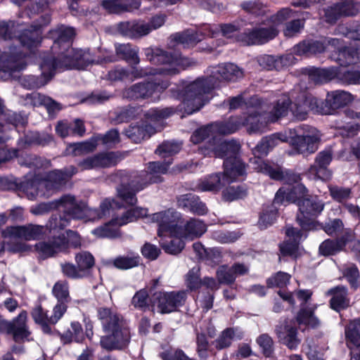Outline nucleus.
Instances as JSON below:
<instances>
[{"label":"nucleus","instance_id":"obj_31","mask_svg":"<svg viewBox=\"0 0 360 360\" xmlns=\"http://www.w3.org/2000/svg\"><path fill=\"white\" fill-rule=\"evenodd\" d=\"M352 240L351 230H346L342 236L336 239H326L319 248L320 255L323 256L334 255L342 251L346 245Z\"/></svg>","mask_w":360,"mask_h":360},{"label":"nucleus","instance_id":"obj_59","mask_svg":"<svg viewBox=\"0 0 360 360\" xmlns=\"http://www.w3.org/2000/svg\"><path fill=\"white\" fill-rule=\"evenodd\" d=\"M328 190L331 198L340 203L347 204L346 202L352 198V190L349 188L330 185Z\"/></svg>","mask_w":360,"mask_h":360},{"label":"nucleus","instance_id":"obj_5","mask_svg":"<svg viewBox=\"0 0 360 360\" xmlns=\"http://www.w3.org/2000/svg\"><path fill=\"white\" fill-rule=\"evenodd\" d=\"M257 103L259 106L252 108V111L255 116L256 124L250 128V131H259L262 133L266 125L269 122H275L281 117L288 115L290 108L291 99L287 95L281 96L274 104L269 112L263 110V108L260 105V101L257 98H251L250 103Z\"/></svg>","mask_w":360,"mask_h":360},{"label":"nucleus","instance_id":"obj_1","mask_svg":"<svg viewBox=\"0 0 360 360\" xmlns=\"http://www.w3.org/2000/svg\"><path fill=\"white\" fill-rule=\"evenodd\" d=\"M243 75V70L233 63L212 67L209 76L199 77L184 88L181 98L185 112L191 115L202 108L207 102L206 94L218 87L221 82H236Z\"/></svg>","mask_w":360,"mask_h":360},{"label":"nucleus","instance_id":"obj_56","mask_svg":"<svg viewBox=\"0 0 360 360\" xmlns=\"http://www.w3.org/2000/svg\"><path fill=\"white\" fill-rule=\"evenodd\" d=\"M174 112V108L172 107L151 108L147 110L144 115L148 121L151 122H158L168 118L172 115Z\"/></svg>","mask_w":360,"mask_h":360},{"label":"nucleus","instance_id":"obj_53","mask_svg":"<svg viewBox=\"0 0 360 360\" xmlns=\"http://www.w3.org/2000/svg\"><path fill=\"white\" fill-rule=\"evenodd\" d=\"M53 141L51 135L45 132L29 131L24 137V142L27 146L38 145L45 146Z\"/></svg>","mask_w":360,"mask_h":360},{"label":"nucleus","instance_id":"obj_30","mask_svg":"<svg viewBox=\"0 0 360 360\" xmlns=\"http://www.w3.org/2000/svg\"><path fill=\"white\" fill-rule=\"evenodd\" d=\"M275 333L278 341L291 350L296 349L300 344L297 328L290 326L287 321L276 326Z\"/></svg>","mask_w":360,"mask_h":360},{"label":"nucleus","instance_id":"obj_18","mask_svg":"<svg viewBox=\"0 0 360 360\" xmlns=\"http://www.w3.org/2000/svg\"><path fill=\"white\" fill-rule=\"evenodd\" d=\"M26 321L27 312L25 311H22L11 321L0 316V333L13 335L15 342L22 340L30 335Z\"/></svg>","mask_w":360,"mask_h":360},{"label":"nucleus","instance_id":"obj_28","mask_svg":"<svg viewBox=\"0 0 360 360\" xmlns=\"http://www.w3.org/2000/svg\"><path fill=\"white\" fill-rule=\"evenodd\" d=\"M77 172V169L74 167H71V172L67 169L53 170L48 173L46 179H42V186H44L49 196L52 192L60 188L65 184L66 181L74 174Z\"/></svg>","mask_w":360,"mask_h":360},{"label":"nucleus","instance_id":"obj_58","mask_svg":"<svg viewBox=\"0 0 360 360\" xmlns=\"http://www.w3.org/2000/svg\"><path fill=\"white\" fill-rule=\"evenodd\" d=\"M247 195L248 189L243 185L229 186L222 192L223 199L229 202L244 198Z\"/></svg>","mask_w":360,"mask_h":360},{"label":"nucleus","instance_id":"obj_27","mask_svg":"<svg viewBox=\"0 0 360 360\" xmlns=\"http://www.w3.org/2000/svg\"><path fill=\"white\" fill-rule=\"evenodd\" d=\"M16 188L22 192L29 200H35L37 196H47L46 191L43 189L42 179L39 175L26 176L25 179L16 184Z\"/></svg>","mask_w":360,"mask_h":360},{"label":"nucleus","instance_id":"obj_37","mask_svg":"<svg viewBox=\"0 0 360 360\" xmlns=\"http://www.w3.org/2000/svg\"><path fill=\"white\" fill-rule=\"evenodd\" d=\"M45 226L32 224L25 226H11L9 229V233L12 236L27 240L39 239L45 234Z\"/></svg>","mask_w":360,"mask_h":360},{"label":"nucleus","instance_id":"obj_17","mask_svg":"<svg viewBox=\"0 0 360 360\" xmlns=\"http://www.w3.org/2000/svg\"><path fill=\"white\" fill-rule=\"evenodd\" d=\"M65 313L63 304H56L53 309V314L49 316L41 306L34 307L31 315L36 323L40 325L42 331L49 335H53V332L51 325H55Z\"/></svg>","mask_w":360,"mask_h":360},{"label":"nucleus","instance_id":"obj_57","mask_svg":"<svg viewBox=\"0 0 360 360\" xmlns=\"http://www.w3.org/2000/svg\"><path fill=\"white\" fill-rule=\"evenodd\" d=\"M147 209L143 207H135L127 210L121 217L115 218L117 224L120 226L136 220L139 217L147 215Z\"/></svg>","mask_w":360,"mask_h":360},{"label":"nucleus","instance_id":"obj_62","mask_svg":"<svg viewBox=\"0 0 360 360\" xmlns=\"http://www.w3.org/2000/svg\"><path fill=\"white\" fill-rule=\"evenodd\" d=\"M18 163L29 168L39 169L42 167L46 160L34 154H25L18 158Z\"/></svg>","mask_w":360,"mask_h":360},{"label":"nucleus","instance_id":"obj_13","mask_svg":"<svg viewBox=\"0 0 360 360\" xmlns=\"http://www.w3.org/2000/svg\"><path fill=\"white\" fill-rule=\"evenodd\" d=\"M256 117L252 109L249 110L245 116L231 117L227 120L212 123L215 136L217 134L227 135L238 131L241 127H246L249 134H259V131H250V128L256 124Z\"/></svg>","mask_w":360,"mask_h":360},{"label":"nucleus","instance_id":"obj_61","mask_svg":"<svg viewBox=\"0 0 360 360\" xmlns=\"http://www.w3.org/2000/svg\"><path fill=\"white\" fill-rule=\"evenodd\" d=\"M262 354L266 357H271L274 352V342L272 338L267 333L259 335L256 340Z\"/></svg>","mask_w":360,"mask_h":360},{"label":"nucleus","instance_id":"obj_55","mask_svg":"<svg viewBox=\"0 0 360 360\" xmlns=\"http://www.w3.org/2000/svg\"><path fill=\"white\" fill-rule=\"evenodd\" d=\"M114 207L120 208V205L115 200L106 198L101 203L99 210L90 208V210H93V212H91V217L89 219H84L90 221L95 219L96 217L101 218L107 214H109L110 210ZM88 208L89 209V207Z\"/></svg>","mask_w":360,"mask_h":360},{"label":"nucleus","instance_id":"obj_3","mask_svg":"<svg viewBox=\"0 0 360 360\" xmlns=\"http://www.w3.org/2000/svg\"><path fill=\"white\" fill-rule=\"evenodd\" d=\"M97 313L103 330L106 333L101 338V346L108 351L125 348L130 342L131 335L122 316L108 307L98 308Z\"/></svg>","mask_w":360,"mask_h":360},{"label":"nucleus","instance_id":"obj_23","mask_svg":"<svg viewBox=\"0 0 360 360\" xmlns=\"http://www.w3.org/2000/svg\"><path fill=\"white\" fill-rule=\"evenodd\" d=\"M118 157L114 152H104L89 156L77 163L82 170L110 167L117 165Z\"/></svg>","mask_w":360,"mask_h":360},{"label":"nucleus","instance_id":"obj_2","mask_svg":"<svg viewBox=\"0 0 360 360\" xmlns=\"http://www.w3.org/2000/svg\"><path fill=\"white\" fill-rule=\"evenodd\" d=\"M172 159L168 161L151 162L148 164V172L141 171L131 175L125 172H120L115 174L114 180H120L117 187V197L128 205H134L137 202L136 194L148 185L161 182V174L167 173Z\"/></svg>","mask_w":360,"mask_h":360},{"label":"nucleus","instance_id":"obj_34","mask_svg":"<svg viewBox=\"0 0 360 360\" xmlns=\"http://www.w3.org/2000/svg\"><path fill=\"white\" fill-rule=\"evenodd\" d=\"M78 201L81 202L84 205V210H85L84 212V216L83 217H73L72 216L66 213L64 211L63 214H52L45 226L46 229H49L50 231L62 230L70 225L71 219H89L91 217V212H93V210L88 208V206L86 204V202L79 200Z\"/></svg>","mask_w":360,"mask_h":360},{"label":"nucleus","instance_id":"obj_16","mask_svg":"<svg viewBox=\"0 0 360 360\" xmlns=\"http://www.w3.org/2000/svg\"><path fill=\"white\" fill-rule=\"evenodd\" d=\"M278 34V30L276 25L269 20L267 23H262L252 30H248L240 34L238 39L248 46L260 45L274 39Z\"/></svg>","mask_w":360,"mask_h":360},{"label":"nucleus","instance_id":"obj_32","mask_svg":"<svg viewBox=\"0 0 360 360\" xmlns=\"http://www.w3.org/2000/svg\"><path fill=\"white\" fill-rule=\"evenodd\" d=\"M52 35L56 37L51 46L53 53L60 56V52H66L68 49L72 48L71 39L75 35L73 28L60 26L53 31Z\"/></svg>","mask_w":360,"mask_h":360},{"label":"nucleus","instance_id":"obj_39","mask_svg":"<svg viewBox=\"0 0 360 360\" xmlns=\"http://www.w3.org/2000/svg\"><path fill=\"white\" fill-rule=\"evenodd\" d=\"M53 334L59 336L60 342L63 345L70 344L72 342L82 343L84 340V335L82 326L78 321H72L70 323V328L63 333L58 330H53Z\"/></svg>","mask_w":360,"mask_h":360},{"label":"nucleus","instance_id":"obj_15","mask_svg":"<svg viewBox=\"0 0 360 360\" xmlns=\"http://www.w3.org/2000/svg\"><path fill=\"white\" fill-rule=\"evenodd\" d=\"M187 297L185 290L172 292H154L150 302L156 306L162 314L171 313L174 311L184 304Z\"/></svg>","mask_w":360,"mask_h":360},{"label":"nucleus","instance_id":"obj_24","mask_svg":"<svg viewBox=\"0 0 360 360\" xmlns=\"http://www.w3.org/2000/svg\"><path fill=\"white\" fill-rule=\"evenodd\" d=\"M328 44L334 49L331 59L341 66H347L356 63L354 49L346 46L343 40L337 38L329 39Z\"/></svg>","mask_w":360,"mask_h":360},{"label":"nucleus","instance_id":"obj_63","mask_svg":"<svg viewBox=\"0 0 360 360\" xmlns=\"http://www.w3.org/2000/svg\"><path fill=\"white\" fill-rule=\"evenodd\" d=\"M131 0H103L101 5L109 13H119L127 11Z\"/></svg>","mask_w":360,"mask_h":360},{"label":"nucleus","instance_id":"obj_46","mask_svg":"<svg viewBox=\"0 0 360 360\" xmlns=\"http://www.w3.org/2000/svg\"><path fill=\"white\" fill-rule=\"evenodd\" d=\"M96 148L95 139L86 141L70 143L66 149L68 155L80 156L93 152Z\"/></svg>","mask_w":360,"mask_h":360},{"label":"nucleus","instance_id":"obj_12","mask_svg":"<svg viewBox=\"0 0 360 360\" xmlns=\"http://www.w3.org/2000/svg\"><path fill=\"white\" fill-rule=\"evenodd\" d=\"M51 18L49 15L44 17V22L42 25H47L50 22ZM41 25H37L34 28L22 30L17 37L12 36L13 27H11L9 23L3 22L0 25V35L6 40L14 39L20 43L23 47L30 49L37 46L41 40V32L39 27Z\"/></svg>","mask_w":360,"mask_h":360},{"label":"nucleus","instance_id":"obj_43","mask_svg":"<svg viewBox=\"0 0 360 360\" xmlns=\"http://www.w3.org/2000/svg\"><path fill=\"white\" fill-rule=\"evenodd\" d=\"M212 127V124H210L207 125L206 127H201L195 130L191 135V141L195 144H198L205 141L206 139H209L207 143L201 146L199 148V150L200 153L202 147H210V144L214 143L217 140L215 134L214 132V129Z\"/></svg>","mask_w":360,"mask_h":360},{"label":"nucleus","instance_id":"obj_41","mask_svg":"<svg viewBox=\"0 0 360 360\" xmlns=\"http://www.w3.org/2000/svg\"><path fill=\"white\" fill-rule=\"evenodd\" d=\"M236 179H232L224 172L223 174L217 173L210 175L198 184V188L201 191H219L225 184V181L231 182Z\"/></svg>","mask_w":360,"mask_h":360},{"label":"nucleus","instance_id":"obj_45","mask_svg":"<svg viewBox=\"0 0 360 360\" xmlns=\"http://www.w3.org/2000/svg\"><path fill=\"white\" fill-rule=\"evenodd\" d=\"M75 260L84 278L91 275V271L95 264L94 256L87 251H82L75 255Z\"/></svg>","mask_w":360,"mask_h":360},{"label":"nucleus","instance_id":"obj_40","mask_svg":"<svg viewBox=\"0 0 360 360\" xmlns=\"http://www.w3.org/2000/svg\"><path fill=\"white\" fill-rule=\"evenodd\" d=\"M157 131L155 127L148 123L130 125L125 130V134L134 143H140L145 139L150 138Z\"/></svg>","mask_w":360,"mask_h":360},{"label":"nucleus","instance_id":"obj_10","mask_svg":"<svg viewBox=\"0 0 360 360\" xmlns=\"http://www.w3.org/2000/svg\"><path fill=\"white\" fill-rule=\"evenodd\" d=\"M196 63V61L192 58L160 49L155 65H162L163 67L157 69L156 71L160 75L173 76L178 75L181 70L194 66Z\"/></svg>","mask_w":360,"mask_h":360},{"label":"nucleus","instance_id":"obj_21","mask_svg":"<svg viewBox=\"0 0 360 360\" xmlns=\"http://www.w3.org/2000/svg\"><path fill=\"white\" fill-rule=\"evenodd\" d=\"M53 63L50 57L44 58L40 65L41 73L39 76L24 75L20 78V84L25 89H39L48 83L55 74V66L51 67L49 63Z\"/></svg>","mask_w":360,"mask_h":360},{"label":"nucleus","instance_id":"obj_25","mask_svg":"<svg viewBox=\"0 0 360 360\" xmlns=\"http://www.w3.org/2000/svg\"><path fill=\"white\" fill-rule=\"evenodd\" d=\"M257 169L260 172L268 175L274 180L283 181L289 184L297 183L301 180L300 174L291 170L283 171L279 166L271 165L262 160H260Z\"/></svg>","mask_w":360,"mask_h":360},{"label":"nucleus","instance_id":"obj_60","mask_svg":"<svg viewBox=\"0 0 360 360\" xmlns=\"http://www.w3.org/2000/svg\"><path fill=\"white\" fill-rule=\"evenodd\" d=\"M185 283L191 291L197 290L202 286L200 267L194 266L188 271L185 276Z\"/></svg>","mask_w":360,"mask_h":360},{"label":"nucleus","instance_id":"obj_19","mask_svg":"<svg viewBox=\"0 0 360 360\" xmlns=\"http://www.w3.org/2000/svg\"><path fill=\"white\" fill-rule=\"evenodd\" d=\"M333 159V153L329 150L319 152L314 165H311L305 174L311 180L328 181L331 178L332 173L328 167Z\"/></svg>","mask_w":360,"mask_h":360},{"label":"nucleus","instance_id":"obj_48","mask_svg":"<svg viewBox=\"0 0 360 360\" xmlns=\"http://www.w3.org/2000/svg\"><path fill=\"white\" fill-rule=\"evenodd\" d=\"M136 109L131 106L117 108L110 113L111 123L119 124L127 122L135 117Z\"/></svg>","mask_w":360,"mask_h":360},{"label":"nucleus","instance_id":"obj_42","mask_svg":"<svg viewBox=\"0 0 360 360\" xmlns=\"http://www.w3.org/2000/svg\"><path fill=\"white\" fill-rule=\"evenodd\" d=\"M115 53L120 59L130 65H138L141 62L139 47L131 44L115 45Z\"/></svg>","mask_w":360,"mask_h":360},{"label":"nucleus","instance_id":"obj_8","mask_svg":"<svg viewBox=\"0 0 360 360\" xmlns=\"http://www.w3.org/2000/svg\"><path fill=\"white\" fill-rule=\"evenodd\" d=\"M300 212L296 220L304 231L316 230L319 224L316 218L324 208L323 202L317 197L304 198L298 201Z\"/></svg>","mask_w":360,"mask_h":360},{"label":"nucleus","instance_id":"obj_36","mask_svg":"<svg viewBox=\"0 0 360 360\" xmlns=\"http://www.w3.org/2000/svg\"><path fill=\"white\" fill-rule=\"evenodd\" d=\"M285 234L288 239L280 244V251L283 255L291 256L297 252L303 237V233L302 230L288 226L286 227Z\"/></svg>","mask_w":360,"mask_h":360},{"label":"nucleus","instance_id":"obj_11","mask_svg":"<svg viewBox=\"0 0 360 360\" xmlns=\"http://www.w3.org/2000/svg\"><path fill=\"white\" fill-rule=\"evenodd\" d=\"M169 85L168 80L155 78L152 81L136 83L122 92L124 98L132 100H144L151 97L155 92L165 91Z\"/></svg>","mask_w":360,"mask_h":360},{"label":"nucleus","instance_id":"obj_14","mask_svg":"<svg viewBox=\"0 0 360 360\" xmlns=\"http://www.w3.org/2000/svg\"><path fill=\"white\" fill-rule=\"evenodd\" d=\"M291 103L290 111L293 117L298 120L307 118L309 110L319 112L320 106L318 99L306 91L299 93L293 91L291 93Z\"/></svg>","mask_w":360,"mask_h":360},{"label":"nucleus","instance_id":"obj_44","mask_svg":"<svg viewBox=\"0 0 360 360\" xmlns=\"http://www.w3.org/2000/svg\"><path fill=\"white\" fill-rule=\"evenodd\" d=\"M309 79L315 84H323L335 79V67L328 68H311L308 70Z\"/></svg>","mask_w":360,"mask_h":360},{"label":"nucleus","instance_id":"obj_51","mask_svg":"<svg viewBox=\"0 0 360 360\" xmlns=\"http://www.w3.org/2000/svg\"><path fill=\"white\" fill-rule=\"evenodd\" d=\"M141 258L136 254H129L126 256H118L113 259V266L120 270H127L138 266Z\"/></svg>","mask_w":360,"mask_h":360},{"label":"nucleus","instance_id":"obj_50","mask_svg":"<svg viewBox=\"0 0 360 360\" xmlns=\"http://www.w3.org/2000/svg\"><path fill=\"white\" fill-rule=\"evenodd\" d=\"M185 236L191 238L200 237L207 231L206 224L200 219L192 218L185 224Z\"/></svg>","mask_w":360,"mask_h":360},{"label":"nucleus","instance_id":"obj_4","mask_svg":"<svg viewBox=\"0 0 360 360\" xmlns=\"http://www.w3.org/2000/svg\"><path fill=\"white\" fill-rule=\"evenodd\" d=\"M210 147H202L201 153L205 156H214L224 158V167L225 175L236 179L243 176L245 173V165L238 158L240 145L234 139L223 141H215L210 144Z\"/></svg>","mask_w":360,"mask_h":360},{"label":"nucleus","instance_id":"obj_47","mask_svg":"<svg viewBox=\"0 0 360 360\" xmlns=\"http://www.w3.org/2000/svg\"><path fill=\"white\" fill-rule=\"evenodd\" d=\"M335 79L343 84H360V70L335 67Z\"/></svg>","mask_w":360,"mask_h":360},{"label":"nucleus","instance_id":"obj_6","mask_svg":"<svg viewBox=\"0 0 360 360\" xmlns=\"http://www.w3.org/2000/svg\"><path fill=\"white\" fill-rule=\"evenodd\" d=\"M313 130L307 125H299L289 129L288 141L297 153L307 155L317 150L319 137L313 133Z\"/></svg>","mask_w":360,"mask_h":360},{"label":"nucleus","instance_id":"obj_33","mask_svg":"<svg viewBox=\"0 0 360 360\" xmlns=\"http://www.w3.org/2000/svg\"><path fill=\"white\" fill-rule=\"evenodd\" d=\"M177 205L186 211L199 216L205 215L207 212L205 204L200 200L198 195L191 193L179 196Z\"/></svg>","mask_w":360,"mask_h":360},{"label":"nucleus","instance_id":"obj_9","mask_svg":"<svg viewBox=\"0 0 360 360\" xmlns=\"http://www.w3.org/2000/svg\"><path fill=\"white\" fill-rule=\"evenodd\" d=\"M53 63H49L51 67L55 66L56 70L60 69H83L94 62L93 56L89 50L75 49L70 48L66 52H60L56 58L50 57Z\"/></svg>","mask_w":360,"mask_h":360},{"label":"nucleus","instance_id":"obj_54","mask_svg":"<svg viewBox=\"0 0 360 360\" xmlns=\"http://www.w3.org/2000/svg\"><path fill=\"white\" fill-rule=\"evenodd\" d=\"M52 292L58 300L56 304H63L66 311V303L68 302L70 300L68 282L65 280L57 281L53 287Z\"/></svg>","mask_w":360,"mask_h":360},{"label":"nucleus","instance_id":"obj_26","mask_svg":"<svg viewBox=\"0 0 360 360\" xmlns=\"http://www.w3.org/2000/svg\"><path fill=\"white\" fill-rule=\"evenodd\" d=\"M67 245L64 234H60L46 241L37 243L35 248L42 259H46L54 257L59 252H66Z\"/></svg>","mask_w":360,"mask_h":360},{"label":"nucleus","instance_id":"obj_35","mask_svg":"<svg viewBox=\"0 0 360 360\" xmlns=\"http://www.w3.org/2000/svg\"><path fill=\"white\" fill-rule=\"evenodd\" d=\"M326 295L331 296L329 302L330 307L335 311L340 312L350 305L348 290L345 286L338 285L332 288L327 291Z\"/></svg>","mask_w":360,"mask_h":360},{"label":"nucleus","instance_id":"obj_7","mask_svg":"<svg viewBox=\"0 0 360 360\" xmlns=\"http://www.w3.org/2000/svg\"><path fill=\"white\" fill-rule=\"evenodd\" d=\"M62 208L63 211L73 217H83L84 205L79 202L75 195L66 194L59 199L48 202L40 203L31 208V212L35 215H41L54 209Z\"/></svg>","mask_w":360,"mask_h":360},{"label":"nucleus","instance_id":"obj_64","mask_svg":"<svg viewBox=\"0 0 360 360\" xmlns=\"http://www.w3.org/2000/svg\"><path fill=\"white\" fill-rule=\"evenodd\" d=\"M342 274L343 277L347 279L351 288L356 290L359 286V271L354 264H349L345 266Z\"/></svg>","mask_w":360,"mask_h":360},{"label":"nucleus","instance_id":"obj_20","mask_svg":"<svg viewBox=\"0 0 360 360\" xmlns=\"http://www.w3.org/2000/svg\"><path fill=\"white\" fill-rule=\"evenodd\" d=\"M354 101V96L344 90H335L327 93L325 101L321 103L319 113L333 115L337 110L344 108Z\"/></svg>","mask_w":360,"mask_h":360},{"label":"nucleus","instance_id":"obj_52","mask_svg":"<svg viewBox=\"0 0 360 360\" xmlns=\"http://www.w3.org/2000/svg\"><path fill=\"white\" fill-rule=\"evenodd\" d=\"M241 335L236 336V330L233 328L224 329L214 340V344L217 349L221 350L231 345L232 341L235 339L240 340Z\"/></svg>","mask_w":360,"mask_h":360},{"label":"nucleus","instance_id":"obj_49","mask_svg":"<svg viewBox=\"0 0 360 360\" xmlns=\"http://www.w3.org/2000/svg\"><path fill=\"white\" fill-rule=\"evenodd\" d=\"M92 233L99 238H116L121 236L120 226L117 224L115 219L95 229Z\"/></svg>","mask_w":360,"mask_h":360},{"label":"nucleus","instance_id":"obj_29","mask_svg":"<svg viewBox=\"0 0 360 360\" xmlns=\"http://www.w3.org/2000/svg\"><path fill=\"white\" fill-rule=\"evenodd\" d=\"M25 55L20 51L10 53V55L0 65V76L5 79L14 77V74L25 68Z\"/></svg>","mask_w":360,"mask_h":360},{"label":"nucleus","instance_id":"obj_38","mask_svg":"<svg viewBox=\"0 0 360 360\" xmlns=\"http://www.w3.org/2000/svg\"><path fill=\"white\" fill-rule=\"evenodd\" d=\"M330 38H325L323 40H307L297 44L293 47V53L298 56L312 55L321 53L325 51L328 46V40Z\"/></svg>","mask_w":360,"mask_h":360},{"label":"nucleus","instance_id":"obj_22","mask_svg":"<svg viewBox=\"0 0 360 360\" xmlns=\"http://www.w3.org/2000/svg\"><path fill=\"white\" fill-rule=\"evenodd\" d=\"M179 218L180 214L172 208L154 213L151 216V220L158 224L159 237L165 236L167 233L174 232Z\"/></svg>","mask_w":360,"mask_h":360}]
</instances>
